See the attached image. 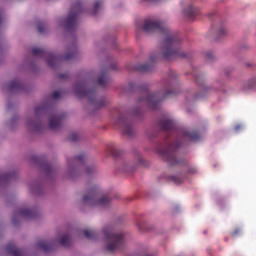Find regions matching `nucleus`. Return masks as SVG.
<instances>
[{
	"label": "nucleus",
	"instance_id": "2",
	"mask_svg": "<svg viewBox=\"0 0 256 256\" xmlns=\"http://www.w3.org/2000/svg\"><path fill=\"white\" fill-rule=\"evenodd\" d=\"M199 132L193 130H182L181 138H177L172 144L159 145L156 149L158 155L168 163V165H179L183 160L178 158V151L181 145H184L186 141H199Z\"/></svg>",
	"mask_w": 256,
	"mask_h": 256
},
{
	"label": "nucleus",
	"instance_id": "27",
	"mask_svg": "<svg viewBox=\"0 0 256 256\" xmlns=\"http://www.w3.org/2000/svg\"><path fill=\"white\" fill-rule=\"evenodd\" d=\"M45 111H47V106L46 105L37 106L35 108V114L36 115H41V113H45Z\"/></svg>",
	"mask_w": 256,
	"mask_h": 256
},
{
	"label": "nucleus",
	"instance_id": "9",
	"mask_svg": "<svg viewBox=\"0 0 256 256\" xmlns=\"http://www.w3.org/2000/svg\"><path fill=\"white\" fill-rule=\"evenodd\" d=\"M32 53L35 57H47V63L52 69L59 65V62L63 60V57L54 55L53 53H47V51L41 48H33Z\"/></svg>",
	"mask_w": 256,
	"mask_h": 256
},
{
	"label": "nucleus",
	"instance_id": "16",
	"mask_svg": "<svg viewBox=\"0 0 256 256\" xmlns=\"http://www.w3.org/2000/svg\"><path fill=\"white\" fill-rule=\"evenodd\" d=\"M6 252L8 253V255H13V256H25V253L23 252V250L18 249L15 246V242H9L6 246Z\"/></svg>",
	"mask_w": 256,
	"mask_h": 256
},
{
	"label": "nucleus",
	"instance_id": "17",
	"mask_svg": "<svg viewBox=\"0 0 256 256\" xmlns=\"http://www.w3.org/2000/svg\"><path fill=\"white\" fill-rule=\"evenodd\" d=\"M184 15H186L188 19H194L197 15H201V10L195 8L193 5H188L187 9L184 10Z\"/></svg>",
	"mask_w": 256,
	"mask_h": 256
},
{
	"label": "nucleus",
	"instance_id": "23",
	"mask_svg": "<svg viewBox=\"0 0 256 256\" xmlns=\"http://www.w3.org/2000/svg\"><path fill=\"white\" fill-rule=\"evenodd\" d=\"M75 55H77V48L73 47V49L64 57V60L69 61V59H74Z\"/></svg>",
	"mask_w": 256,
	"mask_h": 256
},
{
	"label": "nucleus",
	"instance_id": "29",
	"mask_svg": "<svg viewBox=\"0 0 256 256\" xmlns=\"http://www.w3.org/2000/svg\"><path fill=\"white\" fill-rule=\"evenodd\" d=\"M101 5H103L102 1H96L94 3V11H93V15H97V11H99V8L101 7Z\"/></svg>",
	"mask_w": 256,
	"mask_h": 256
},
{
	"label": "nucleus",
	"instance_id": "18",
	"mask_svg": "<svg viewBox=\"0 0 256 256\" xmlns=\"http://www.w3.org/2000/svg\"><path fill=\"white\" fill-rule=\"evenodd\" d=\"M109 81V73L107 72V70H102L98 78L99 87H107V85H109Z\"/></svg>",
	"mask_w": 256,
	"mask_h": 256
},
{
	"label": "nucleus",
	"instance_id": "28",
	"mask_svg": "<svg viewBox=\"0 0 256 256\" xmlns=\"http://www.w3.org/2000/svg\"><path fill=\"white\" fill-rule=\"evenodd\" d=\"M193 77H194L197 85H203V75H201V74L196 75L195 73H193Z\"/></svg>",
	"mask_w": 256,
	"mask_h": 256
},
{
	"label": "nucleus",
	"instance_id": "33",
	"mask_svg": "<svg viewBox=\"0 0 256 256\" xmlns=\"http://www.w3.org/2000/svg\"><path fill=\"white\" fill-rule=\"evenodd\" d=\"M38 33H45V23L40 22L38 24Z\"/></svg>",
	"mask_w": 256,
	"mask_h": 256
},
{
	"label": "nucleus",
	"instance_id": "37",
	"mask_svg": "<svg viewBox=\"0 0 256 256\" xmlns=\"http://www.w3.org/2000/svg\"><path fill=\"white\" fill-rule=\"evenodd\" d=\"M241 233V229L236 228L234 232L232 233V237H235V235H239Z\"/></svg>",
	"mask_w": 256,
	"mask_h": 256
},
{
	"label": "nucleus",
	"instance_id": "19",
	"mask_svg": "<svg viewBox=\"0 0 256 256\" xmlns=\"http://www.w3.org/2000/svg\"><path fill=\"white\" fill-rule=\"evenodd\" d=\"M23 89H24L23 83H21V81L19 80H14L10 82L8 86V91L10 93H13V91H23Z\"/></svg>",
	"mask_w": 256,
	"mask_h": 256
},
{
	"label": "nucleus",
	"instance_id": "46",
	"mask_svg": "<svg viewBox=\"0 0 256 256\" xmlns=\"http://www.w3.org/2000/svg\"><path fill=\"white\" fill-rule=\"evenodd\" d=\"M149 256V255H148Z\"/></svg>",
	"mask_w": 256,
	"mask_h": 256
},
{
	"label": "nucleus",
	"instance_id": "41",
	"mask_svg": "<svg viewBox=\"0 0 256 256\" xmlns=\"http://www.w3.org/2000/svg\"><path fill=\"white\" fill-rule=\"evenodd\" d=\"M12 222L14 225H17V220H15V218L12 219Z\"/></svg>",
	"mask_w": 256,
	"mask_h": 256
},
{
	"label": "nucleus",
	"instance_id": "36",
	"mask_svg": "<svg viewBox=\"0 0 256 256\" xmlns=\"http://www.w3.org/2000/svg\"><path fill=\"white\" fill-rule=\"evenodd\" d=\"M206 57H207V59H210V60L215 58V56L213 55V52H207Z\"/></svg>",
	"mask_w": 256,
	"mask_h": 256
},
{
	"label": "nucleus",
	"instance_id": "5",
	"mask_svg": "<svg viewBox=\"0 0 256 256\" xmlns=\"http://www.w3.org/2000/svg\"><path fill=\"white\" fill-rule=\"evenodd\" d=\"M103 232L107 241L106 250L109 253H117L125 249V235L122 232H116L113 226L104 228Z\"/></svg>",
	"mask_w": 256,
	"mask_h": 256
},
{
	"label": "nucleus",
	"instance_id": "12",
	"mask_svg": "<svg viewBox=\"0 0 256 256\" xmlns=\"http://www.w3.org/2000/svg\"><path fill=\"white\" fill-rule=\"evenodd\" d=\"M67 114L63 113L62 115H53L50 118L49 127L53 131L57 129H61V125H63V119H65Z\"/></svg>",
	"mask_w": 256,
	"mask_h": 256
},
{
	"label": "nucleus",
	"instance_id": "34",
	"mask_svg": "<svg viewBox=\"0 0 256 256\" xmlns=\"http://www.w3.org/2000/svg\"><path fill=\"white\" fill-rule=\"evenodd\" d=\"M69 141L75 142L77 141V139H79V135L77 133H72L69 137H68Z\"/></svg>",
	"mask_w": 256,
	"mask_h": 256
},
{
	"label": "nucleus",
	"instance_id": "45",
	"mask_svg": "<svg viewBox=\"0 0 256 256\" xmlns=\"http://www.w3.org/2000/svg\"><path fill=\"white\" fill-rule=\"evenodd\" d=\"M112 155H115V152H114V151H112Z\"/></svg>",
	"mask_w": 256,
	"mask_h": 256
},
{
	"label": "nucleus",
	"instance_id": "11",
	"mask_svg": "<svg viewBox=\"0 0 256 256\" xmlns=\"http://www.w3.org/2000/svg\"><path fill=\"white\" fill-rule=\"evenodd\" d=\"M158 60H159L158 56L151 55L149 59V63L137 65L136 71H139L140 73H147V71H151V69L155 67V63Z\"/></svg>",
	"mask_w": 256,
	"mask_h": 256
},
{
	"label": "nucleus",
	"instance_id": "14",
	"mask_svg": "<svg viewBox=\"0 0 256 256\" xmlns=\"http://www.w3.org/2000/svg\"><path fill=\"white\" fill-rule=\"evenodd\" d=\"M14 217H22L23 219H35V217H37V210L20 208L17 212H15Z\"/></svg>",
	"mask_w": 256,
	"mask_h": 256
},
{
	"label": "nucleus",
	"instance_id": "35",
	"mask_svg": "<svg viewBox=\"0 0 256 256\" xmlns=\"http://www.w3.org/2000/svg\"><path fill=\"white\" fill-rule=\"evenodd\" d=\"M59 97H61V92L54 91L52 94V99H59Z\"/></svg>",
	"mask_w": 256,
	"mask_h": 256
},
{
	"label": "nucleus",
	"instance_id": "38",
	"mask_svg": "<svg viewBox=\"0 0 256 256\" xmlns=\"http://www.w3.org/2000/svg\"><path fill=\"white\" fill-rule=\"evenodd\" d=\"M201 97H203V94H202V93L196 94V95L194 96V101H197V100L201 99Z\"/></svg>",
	"mask_w": 256,
	"mask_h": 256
},
{
	"label": "nucleus",
	"instance_id": "6",
	"mask_svg": "<svg viewBox=\"0 0 256 256\" xmlns=\"http://www.w3.org/2000/svg\"><path fill=\"white\" fill-rule=\"evenodd\" d=\"M82 201L85 205H90L91 207H109L111 204V197H109V195L101 196L99 188L97 186H92L88 189V193L83 196Z\"/></svg>",
	"mask_w": 256,
	"mask_h": 256
},
{
	"label": "nucleus",
	"instance_id": "30",
	"mask_svg": "<svg viewBox=\"0 0 256 256\" xmlns=\"http://www.w3.org/2000/svg\"><path fill=\"white\" fill-rule=\"evenodd\" d=\"M44 171L47 175H51V173H53V167L46 163L44 164Z\"/></svg>",
	"mask_w": 256,
	"mask_h": 256
},
{
	"label": "nucleus",
	"instance_id": "7",
	"mask_svg": "<svg viewBox=\"0 0 256 256\" xmlns=\"http://www.w3.org/2000/svg\"><path fill=\"white\" fill-rule=\"evenodd\" d=\"M116 125L120 127L123 135H127L128 137H133V135H135L132 114H120V116L116 120Z\"/></svg>",
	"mask_w": 256,
	"mask_h": 256
},
{
	"label": "nucleus",
	"instance_id": "20",
	"mask_svg": "<svg viewBox=\"0 0 256 256\" xmlns=\"http://www.w3.org/2000/svg\"><path fill=\"white\" fill-rule=\"evenodd\" d=\"M60 245H62V247H71V236L67 234L62 236L60 239Z\"/></svg>",
	"mask_w": 256,
	"mask_h": 256
},
{
	"label": "nucleus",
	"instance_id": "13",
	"mask_svg": "<svg viewBox=\"0 0 256 256\" xmlns=\"http://www.w3.org/2000/svg\"><path fill=\"white\" fill-rule=\"evenodd\" d=\"M159 127L162 131H175L177 124L175 121L169 118H162L159 121Z\"/></svg>",
	"mask_w": 256,
	"mask_h": 256
},
{
	"label": "nucleus",
	"instance_id": "1",
	"mask_svg": "<svg viewBox=\"0 0 256 256\" xmlns=\"http://www.w3.org/2000/svg\"><path fill=\"white\" fill-rule=\"evenodd\" d=\"M145 33H160L165 35L162 43V55L166 61H175V59H185L187 54L181 51V38L177 34H172L171 30L163 21L146 20L143 25Z\"/></svg>",
	"mask_w": 256,
	"mask_h": 256
},
{
	"label": "nucleus",
	"instance_id": "15",
	"mask_svg": "<svg viewBox=\"0 0 256 256\" xmlns=\"http://www.w3.org/2000/svg\"><path fill=\"white\" fill-rule=\"evenodd\" d=\"M38 249L44 251V253H49L55 249V242H47L45 240H40L36 243Z\"/></svg>",
	"mask_w": 256,
	"mask_h": 256
},
{
	"label": "nucleus",
	"instance_id": "39",
	"mask_svg": "<svg viewBox=\"0 0 256 256\" xmlns=\"http://www.w3.org/2000/svg\"><path fill=\"white\" fill-rule=\"evenodd\" d=\"M188 173H192V174L197 173V168H190V169L188 170Z\"/></svg>",
	"mask_w": 256,
	"mask_h": 256
},
{
	"label": "nucleus",
	"instance_id": "43",
	"mask_svg": "<svg viewBox=\"0 0 256 256\" xmlns=\"http://www.w3.org/2000/svg\"><path fill=\"white\" fill-rule=\"evenodd\" d=\"M239 130V126L236 127V131Z\"/></svg>",
	"mask_w": 256,
	"mask_h": 256
},
{
	"label": "nucleus",
	"instance_id": "10",
	"mask_svg": "<svg viewBox=\"0 0 256 256\" xmlns=\"http://www.w3.org/2000/svg\"><path fill=\"white\" fill-rule=\"evenodd\" d=\"M85 161H87V155L85 153H81L72 160L67 161L71 177L77 173L79 167H85Z\"/></svg>",
	"mask_w": 256,
	"mask_h": 256
},
{
	"label": "nucleus",
	"instance_id": "42",
	"mask_svg": "<svg viewBox=\"0 0 256 256\" xmlns=\"http://www.w3.org/2000/svg\"><path fill=\"white\" fill-rule=\"evenodd\" d=\"M130 88L133 89V83L130 84Z\"/></svg>",
	"mask_w": 256,
	"mask_h": 256
},
{
	"label": "nucleus",
	"instance_id": "32",
	"mask_svg": "<svg viewBox=\"0 0 256 256\" xmlns=\"http://www.w3.org/2000/svg\"><path fill=\"white\" fill-rule=\"evenodd\" d=\"M225 35H227V28L221 27L218 30V37H225Z\"/></svg>",
	"mask_w": 256,
	"mask_h": 256
},
{
	"label": "nucleus",
	"instance_id": "24",
	"mask_svg": "<svg viewBox=\"0 0 256 256\" xmlns=\"http://www.w3.org/2000/svg\"><path fill=\"white\" fill-rule=\"evenodd\" d=\"M28 127H32L33 131H39L41 129V124H37L31 120L27 122Z\"/></svg>",
	"mask_w": 256,
	"mask_h": 256
},
{
	"label": "nucleus",
	"instance_id": "25",
	"mask_svg": "<svg viewBox=\"0 0 256 256\" xmlns=\"http://www.w3.org/2000/svg\"><path fill=\"white\" fill-rule=\"evenodd\" d=\"M13 177H15V172H10L8 174H4L3 176H1L0 180L1 181H11V179H13Z\"/></svg>",
	"mask_w": 256,
	"mask_h": 256
},
{
	"label": "nucleus",
	"instance_id": "40",
	"mask_svg": "<svg viewBox=\"0 0 256 256\" xmlns=\"http://www.w3.org/2000/svg\"><path fill=\"white\" fill-rule=\"evenodd\" d=\"M59 77L60 79H65L67 77V74H60Z\"/></svg>",
	"mask_w": 256,
	"mask_h": 256
},
{
	"label": "nucleus",
	"instance_id": "31",
	"mask_svg": "<svg viewBox=\"0 0 256 256\" xmlns=\"http://www.w3.org/2000/svg\"><path fill=\"white\" fill-rule=\"evenodd\" d=\"M85 171L87 175H91L95 173L96 169H95V166H87L85 167Z\"/></svg>",
	"mask_w": 256,
	"mask_h": 256
},
{
	"label": "nucleus",
	"instance_id": "3",
	"mask_svg": "<svg viewBox=\"0 0 256 256\" xmlns=\"http://www.w3.org/2000/svg\"><path fill=\"white\" fill-rule=\"evenodd\" d=\"M179 91H173L171 90V84H167L165 89L162 92H158L156 94H151L149 92V89H145L142 92V95L144 97H141L139 99V103H145L148 105V107H151V109H159V105H161V101L165 99H169V97H175Z\"/></svg>",
	"mask_w": 256,
	"mask_h": 256
},
{
	"label": "nucleus",
	"instance_id": "4",
	"mask_svg": "<svg viewBox=\"0 0 256 256\" xmlns=\"http://www.w3.org/2000/svg\"><path fill=\"white\" fill-rule=\"evenodd\" d=\"M74 91L76 97H79L80 99L87 97L90 105H93L95 109H101V107H105V105H107V100L105 98L97 99V88L87 90L86 82H79L75 84Z\"/></svg>",
	"mask_w": 256,
	"mask_h": 256
},
{
	"label": "nucleus",
	"instance_id": "22",
	"mask_svg": "<svg viewBox=\"0 0 256 256\" xmlns=\"http://www.w3.org/2000/svg\"><path fill=\"white\" fill-rule=\"evenodd\" d=\"M255 87H256V79L249 80L244 84V91L255 89Z\"/></svg>",
	"mask_w": 256,
	"mask_h": 256
},
{
	"label": "nucleus",
	"instance_id": "26",
	"mask_svg": "<svg viewBox=\"0 0 256 256\" xmlns=\"http://www.w3.org/2000/svg\"><path fill=\"white\" fill-rule=\"evenodd\" d=\"M171 181H173L176 185H181L183 181H185V178L179 177V176H171L170 177Z\"/></svg>",
	"mask_w": 256,
	"mask_h": 256
},
{
	"label": "nucleus",
	"instance_id": "21",
	"mask_svg": "<svg viewBox=\"0 0 256 256\" xmlns=\"http://www.w3.org/2000/svg\"><path fill=\"white\" fill-rule=\"evenodd\" d=\"M84 235L86 239H97V232L95 230L85 229Z\"/></svg>",
	"mask_w": 256,
	"mask_h": 256
},
{
	"label": "nucleus",
	"instance_id": "8",
	"mask_svg": "<svg viewBox=\"0 0 256 256\" xmlns=\"http://www.w3.org/2000/svg\"><path fill=\"white\" fill-rule=\"evenodd\" d=\"M83 12V3L81 1L76 2L72 5L70 13L66 19V30L67 31H75L77 29V17H79V13Z\"/></svg>",
	"mask_w": 256,
	"mask_h": 256
},
{
	"label": "nucleus",
	"instance_id": "44",
	"mask_svg": "<svg viewBox=\"0 0 256 256\" xmlns=\"http://www.w3.org/2000/svg\"><path fill=\"white\" fill-rule=\"evenodd\" d=\"M207 89H209V88H204V91H207Z\"/></svg>",
	"mask_w": 256,
	"mask_h": 256
}]
</instances>
